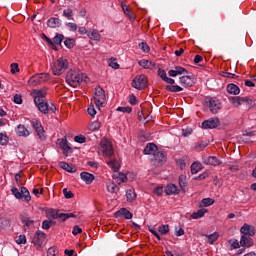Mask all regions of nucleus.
<instances>
[{
	"instance_id": "64",
	"label": "nucleus",
	"mask_w": 256,
	"mask_h": 256,
	"mask_svg": "<svg viewBox=\"0 0 256 256\" xmlns=\"http://www.w3.org/2000/svg\"><path fill=\"white\" fill-rule=\"evenodd\" d=\"M47 255L48 256H55L57 255V249L56 248H53V247H50L47 251Z\"/></svg>"
},
{
	"instance_id": "44",
	"label": "nucleus",
	"mask_w": 256,
	"mask_h": 256,
	"mask_svg": "<svg viewBox=\"0 0 256 256\" xmlns=\"http://www.w3.org/2000/svg\"><path fill=\"white\" fill-rule=\"evenodd\" d=\"M63 39H65V36H63V34H57L53 38L54 45H61V43H63Z\"/></svg>"
},
{
	"instance_id": "3",
	"label": "nucleus",
	"mask_w": 256,
	"mask_h": 256,
	"mask_svg": "<svg viewBox=\"0 0 256 256\" xmlns=\"http://www.w3.org/2000/svg\"><path fill=\"white\" fill-rule=\"evenodd\" d=\"M94 103L96 107L99 109L105 105V101H107V96L105 95V90L101 88V86H97L94 90Z\"/></svg>"
},
{
	"instance_id": "15",
	"label": "nucleus",
	"mask_w": 256,
	"mask_h": 256,
	"mask_svg": "<svg viewBox=\"0 0 256 256\" xmlns=\"http://www.w3.org/2000/svg\"><path fill=\"white\" fill-rule=\"evenodd\" d=\"M115 217H123L124 219H133V214L127 210V208H122L115 213Z\"/></svg>"
},
{
	"instance_id": "34",
	"label": "nucleus",
	"mask_w": 256,
	"mask_h": 256,
	"mask_svg": "<svg viewBox=\"0 0 256 256\" xmlns=\"http://www.w3.org/2000/svg\"><path fill=\"white\" fill-rule=\"evenodd\" d=\"M215 203L213 198H204L199 203V207H211Z\"/></svg>"
},
{
	"instance_id": "51",
	"label": "nucleus",
	"mask_w": 256,
	"mask_h": 256,
	"mask_svg": "<svg viewBox=\"0 0 256 256\" xmlns=\"http://www.w3.org/2000/svg\"><path fill=\"white\" fill-rule=\"evenodd\" d=\"M7 143H9V138L7 135L0 133V145H7Z\"/></svg>"
},
{
	"instance_id": "23",
	"label": "nucleus",
	"mask_w": 256,
	"mask_h": 256,
	"mask_svg": "<svg viewBox=\"0 0 256 256\" xmlns=\"http://www.w3.org/2000/svg\"><path fill=\"white\" fill-rule=\"evenodd\" d=\"M61 23V19L52 17L48 19L47 26L50 27L51 29H57V27H61Z\"/></svg>"
},
{
	"instance_id": "37",
	"label": "nucleus",
	"mask_w": 256,
	"mask_h": 256,
	"mask_svg": "<svg viewBox=\"0 0 256 256\" xmlns=\"http://www.w3.org/2000/svg\"><path fill=\"white\" fill-rule=\"evenodd\" d=\"M201 169H203V164L199 163V162H194L191 165V173L192 175H197L198 171H201Z\"/></svg>"
},
{
	"instance_id": "4",
	"label": "nucleus",
	"mask_w": 256,
	"mask_h": 256,
	"mask_svg": "<svg viewBox=\"0 0 256 256\" xmlns=\"http://www.w3.org/2000/svg\"><path fill=\"white\" fill-rule=\"evenodd\" d=\"M69 62L65 58H59L52 67L53 75H63L64 71H67Z\"/></svg>"
},
{
	"instance_id": "57",
	"label": "nucleus",
	"mask_w": 256,
	"mask_h": 256,
	"mask_svg": "<svg viewBox=\"0 0 256 256\" xmlns=\"http://www.w3.org/2000/svg\"><path fill=\"white\" fill-rule=\"evenodd\" d=\"M175 70H176L177 75H185V73H188L187 69H185L181 66H176Z\"/></svg>"
},
{
	"instance_id": "52",
	"label": "nucleus",
	"mask_w": 256,
	"mask_h": 256,
	"mask_svg": "<svg viewBox=\"0 0 256 256\" xmlns=\"http://www.w3.org/2000/svg\"><path fill=\"white\" fill-rule=\"evenodd\" d=\"M88 115H90V117H95V115H97V110H95V106L93 104L88 107Z\"/></svg>"
},
{
	"instance_id": "26",
	"label": "nucleus",
	"mask_w": 256,
	"mask_h": 256,
	"mask_svg": "<svg viewBox=\"0 0 256 256\" xmlns=\"http://www.w3.org/2000/svg\"><path fill=\"white\" fill-rule=\"evenodd\" d=\"M180 83L183 85V87H193V77L182 76L180 77Z\"/></svg>"
},
{
	"instance_id": "33",
	"label": "nucleus",
	"mask_w": 256,
	"mask_h": 256,
	"mask_svg": "<svg viewBox=\"0 0 256 256\" xmlns=\"http://www.w3.org/2000/svg\"><path fill=\"white\" fill-rule=\"evenodd\" d=\"M126 198L129 203H133L137 199V194L135 193V190H127L126 191Z\"/></svg>"
},
{
	"instance_id": "45",
	"label": "nucleus",
	"mask_w": 256,
	"mask_h": 256,
	"mask_svg": "<svg viewBox=\"0 0 256 256\" xmlns=\"http://www.w3.org/2000/svg\"><path fill=\"white\" fill-rule=\"evenodd\" d=\"M63 16L67 17L70 21H73V10L71 8H67L63 11Z\"/></svg>"
},
{
	"instance_id": "21",
	"label": "nucleus",
	"mask_w": 256,
	"mask_h": 256,
	"mask_svg": "<svg viewBox=\"0 0 256 256\" xmlns=\"http://www.w3.org/2000/svg\"><path fill=\"white\" fill-rule=\"evenodd\" d=\"M16 133L18 137H29V135L31 134L23 124L17 126Z\"/></svg>"
},
{
	"instance_id": "6",
	"label": "nucleus",
	"mask_w": 256,
	"mask_h": 256,
	"mask_svg": "<svg viewBox=\"0 0 256 256\" xmlns=\"http://www.w3.org/2000/svg\"><path fill=\"white\" fill-rule=\"evenodd\" d=\"M45 241H47V234L43 231L38 230L35 232L32 243L37 249H41L43 245H45Z\"/></svg>"
},
{
	"instance_id": "60",
	"label": "nucleus",
	"mask_w": 256,
	"mask_h": 256,
	"mask_svg": "<svg viewBox=\"0 0 256 256\" xmlns=\"http://www.w3.org/2000/svg\"><path fill=\"white\" fill-rule=\"evenodd\" d=\"M116 111H119L120 113H131L133 109H131V107H118Z\"/></svg>"
},
{
	"instance_id": "63",
	"label": "nucleus",
	"mask_w": 256,
	"mask_h": 256,
	"mask_svg": "<svg viewBox=\"0 0 256 256\" xmlns=\"http://www.w3.org/2000/svg\"><path fill=\"white\" fill-rule=\"evenodd\" d=\"M69 31H77V25L73 22H69L66 24Z\"/></svg>"
},
{
	"instance_id": "11",
	"label": "nucleus",
	"mask_w": 256,
	"mask_h": 256,
	"mask_svg": "<svg viewBox=\"0 0 256 256\" xmlns=\"http://www.w3.org/2000/svg\"><path fill=\"white\" fill-rule=\"evenodd\" d=\"M101 148L103 151V155H105V157L113 156V146L111 145L110 142H108L107 139H104L101 141Z\"/></svg>"
},
{
	"instance_id": "20",
	"label": "nucleus",
	"mask_w": 256,
	"mask_h": 256,
	"mask_svg": "<svg viewBox=\"0 0 256 256\" xmlns=\"http://www.w3.org/2000/svg\"><path fill=\"white\" fill-rule=\"evenodd\" d=\"M138 65H140V67H142L143 69H155V62L151 60L142 59L138 62Z\"/></svg>"
},
{
	"instance_id": "17",
	"label": "nucleus",
	"mask_w": 256,
	"mask_h": 256,
	"mask_svg": "<svg viewBox=\"0 0 256 256\" xmlns=\"http://www.w3.org/2000/svg\"><path fill=\"white\" fill-rule=\"evenodd\" d=\"M166 195H179V187L175 184H168L165 187Z\"/></svg>"
},
{
	"instance_id": "54",
	"label": "nucleus",
	"mask_w": 256,
	"mask_h": 256,
	"mask_svg": "<svg viewBox=\"0 0 256 256\" xmlns=\"http://www.w3.org/2000/svg\"><path fill=\"white\" fill-rule=\"evenodd\" d=\"M139 47H140V49H141L144 53H149V51H150L149 45H148L147 43H145V42H141V43L139 44Z\"/></svg>"
},
{
	"instance_id": "43",
	"label": "nucleus",
	"mask_w": 256,
	"mask_h": 256,
	"mask_svg": "<svg viewBox=\"0 0 256 256\" xmlns=\"http://www.w3.org/2000/svg\"><path fill=\"white\" fill-rule=\"evenodd\" d=\"M64 45H65V47H67V49H73V47H75V39L67 38L64 41Z\"/></svg>"
},
{
	"instance_id": "24",
	"label": "nucleus",
	"mask_w": 256,
	"mask_h": 256,
	"mask_svg": "<svg viewBox=\"0 0 256 256\" xmlns=\"http://www.w3.org/2000/svg\"><path fill=\"white\" fill-rule=\"evenodd\" d=\"M80 177L87 185H91L93 183V180L95 179V176L89 172H82L80 174Z\"/></svg>"
},
{
	"instance_id": "25",
	"label": "nucleus",
	"mask_w": 256,
	"mask_h": 256,
	"mask_svg": "<svg viewBox=\"0 0 256 256\" xmlns=\"http://www.w3.org/2000/svg\"><path fill=\"white\" fill-rule=\"evenodd\" d=\"M154 159L157 163V165H163L167 161V157L165 156V153L163 152H156L154 154Z\"/></svg>"
},
{
	"instance_id": "62",
	"label": "nucleus",
	"mask_w": 256,
	"mask_h": 256,
	"mask_svg": "<svg viewBox=\"0 0 256 256\" xmlns=\"http://www.w3.org/2000/svg\"><path fill=\"white\" fill-rule=\"evenodd\" d=\"M80 233H83V229H81L78 225H75L73 227L72 234L73 235H80Z\"/></svg>"
},
{
	"instance_id": "19",
	"label": "nucleus",
	"mask_w": 256,
	"mask_h": 256,
	"mask_svg": "<svg viewBox=\"0 0 256 256\" xmlns=\"http://www.w3.org/2000/svg\"><path fill=\"white\" fill-rule=\"evenodd\" d=\"M202 237H205L206 243H209V245H213L217 239H219V232H214L210 235L202 234Z\"/></svg>"
},
{
	"instance_id": "58",
	"label": "nucleus",
	"mask_w": 256,
	"mask_h": 256,
	"mask_svg": "<svg viewBox=\"0 0 256 256\" xmlns=\"http://www.w3.org/2000/svg\"><path fill=\"white\" fill-rule=\"evenodd\" d=\"M10 67H11V73H12V75H15V73H19V64H17V63H12V64L10 65Z\"/></svg>"
},
{
	"instance_id": "42",
	"label": "nucleus",
	"mask_w": 256,
	"mask_h": 256,
	"mask_svg": "<svg viewBox=\"0 0 256 256\" xmlns=\"http://www.w3.org/2000/svg\"><path fill=\"white\" fill-rule=\"evenodd\" d=\"M158 232L160 233V235H167V233H169V225L163 224L159 226Z\"/></svg>"
},
{
	"instance_id": "31",
	"label": "nucleus",
	"mask_w": 256,
	"mask_h": 256,
	"mask_svg": "<svg viewBox=\"0 0 256 256\" xmlns=\"http://www.w3.org/2000/svg\"><path fill=\"white\" fill-rule=\"evenodd\" d=\"M207 212H208V210L205 208L200 209L197 212H193L191 214V218L192 219H201V217H205V213H207Z\"/></svg>"
},
{
	"instance_id": "30",
	"label": "nucleus",
	"mask_w": 256,
	"mask_h": 256,
	"mask_svg": "<svg viewBox=\"0 0 256 256\" xmlns=\"http://www.w3.org/2000/svg\"><path fill=\"white\" fill-rule=\"evenodd\" d=\"M227 91L230 95H239V93H241V90L235 84H228Z\"/></svg>"
},
{
	"instance_id": "1",
	"label": "nucleus",
	"mask_w": 256,
	"mask_h": 256,
	"mask_svg": "<svg viewBox=\"0 0 256 256\" xmlns=\"http://www.w3.org/2000/svg\"><path fill=\"white\" fill-rule=\"evenodd\" d=\"M85 79H87V77L77 70H70L66 75V83L70 85V87H79L82 81H87Z\"/></svg>"
},
{
	"instance_id": "18",
	"label": "nucleus",
	"mask_w": 256,
	"mask_h": 256,
	"mask_svg": "<svg viewBox=\"0 0 256 256\" xmlns=\"http://www.w3.org/2000/svg\"><path fill=\"white\" fill-rule=\"evenodd\" d=\"M88 38L90 41H101V33H99V30L97 29H90Z\"/></svg>"
},
{
	"instance_id": "13",
	"label": "nucleus",
	"mask_w": 256,
	"mask_h": 256,
	"mask_svg": "<svg viewBox=\"0 0 256 256\" xmlns=\"http://www.w3.org/2000/svg\"><path fill=\"white\" fill-rule=\"evenodd\" d=\"M59 142V147L63 150L64 155H68L69 153H73V149H71V146H69V142L67 139H61L58 140Z\"/></svg>"
},
{
	"instance_id": "56",
	"label": "nucleus",
	"mask_w": 256,
	"mask_h": 256,
	"mask_svg": "<svg viewBox=\"0 0 256 256\" xmlns=\"http://www.w3.org/2000/svg\"><path fill=\"white\" fill-rule=\"evenodd\" d=\"M63 194H64V197H65L66 199H73V197H74L73 192L67 190V188H64V189H63Z\"/></svg>"
},
{
	"instance_id": "12",
	"label": "nucleus",
	"mask_w": 256,
	"mask_h": 256,
	"mask_svg": "<svg viewBox=\"0 0 256 256\" xmlns=\"http://www.w3.org/2000/svg\"><path fill=\"white\" fill-rule=\"evenodd\" d=\"M206 103H207L210 111L213 113V115H217V113H219V111H221V103H219V101H217L213 98H210Z\"/></svg>"
},
{
	"instance_id": "36",
	"label": "nucleus",
	"mask_w": 256,
	"mask_h": 256,
	"mask_svg": "<svg viewBox=\"0 0 256 256\" xmlns=\"http://www.w3.org/2000/svg\"><path fill=\"white\" fill-rule=\"evenodd\" d=\"M106 188L108 193H117V191H119V186H117V184L114 182H108L106 184Z\"/></svg>"
},
{
	"instance_id": "14",
	"label": "nucleus",
	"mask_w": 256,
	"mask_h": 256,
	"mask_svg": "<svg viewBox=\"0 0 256 256\" xmlns=\"http://www.w3.org/2000/svg\"><path fill=\"white\" fill-rule=\"evenodd\" d=\"M240 231L242 235H246L247 237H253L255 235V227L248 224H244Z\"/></svg>"
},
{
	"instance_id": "27",
	"label": "nucleus",
	"mask_w": 256,
	"mask_h": 256,
	"mask_svg": "<svg viewBox=\"0 0 256 256\" xmlns=\"http://www.w3.org/2000/svg\"><path fill=\"white\" fill-rule=\"evenodd\" d=\"M107 165L112 169V171H114V173H117V171L121 169V164L116 159L107 161Z\"/></svg>"
},
{
	"instance_id": "16",
	"label": "nucleus",
	"mask_w": 256,
	"mask_h": 256,
	"mask_svg": "<svg viewBox=\"0 0 256 256\" xmlns=\"http://www.w3.org/2000/svg\"><path fill=\"white\" fill-rule=\"evenodd\" d=\"M203 163L205 165H212L213 167H217V165H221V161L217 159L215 156H209L203 159Z\"/></svg>"
},
{
	"instance_id": "8",
	"label": "nucleus",
	"mask_w": 256,
	"mask_h": 256,
	"mask_svg": "<svg viewBox=\"0 0 256 256\" xmlns=\"http://www.w3.org/2000/svg\"><path fill=\"white\" fill-rule=\"evenodd\" d=\"M221 125L219 118H209L202 122V129H217Z\"/></svg>"
},
{
	"instance_id": "32",
	"label": "nucleus",
	"mask_w": 256,
	"mask_h": 256,
	"mask_svg": "<svg viewBox=\"0 0 256 256\" xmlns=\"http://www.w3.org/2000/svg\"><path fill=\"white\" fill-rule=\"evenodd\" d=\"M75 218L77 217V215H75L74 213H58V218L59 221H67V219H70V218Z\"/></svg>"
},
{
	"instance_id": "5",
	"label": "nucleus",
	"mask_w": 256,
	"mask_h": 256,
	"mask_svg": "<svg viewBox=\"0 0 256 256\" xmlns=\"http://www.w3.org/2000/svg\"><path fill=\"white\" fill-rule=\"evenodd\" d=\"M34 103L36 107H38L39 111L44 115H47V113H55V111H57V107H55V104H53L52 102L40 100Z\"/></svg>"
},
{
	"instance_id": "61",
	"label": "nucleus",
	"mask_w": 256,
	"mask_h": 256,
	"mask_svg": "<svg viewBox=\"0 0 256 256\" xmlns=\"http://www.w3.org/2000/svg\"><path fill=\"white\" fill-rule=\"evenodd\" d=\"M205 147H207V144L204 142L194 143V149H205Z\"/></svg>"
},
{
	"instance_id": "48",
	"label": "nucleus",
	"mask_w": 256,
	"mask_h": 256,
	"mask_svg": "<svg viewBox=\"0 0 256 256\" xmlns=\"http://www.w3.org/2000/svg\"><path fill=\"white\" fill-rule=\"evenodd\" d=\"M16 243L18 245H25V243H27V237H25V235H19V237L16 239Z\"/></svg>"
},
{
	"instance_id": "53",
	"label": "nucleus",
	"mask_w": 256,
	"mask_h": 256,
	"mask_svg": "<svg viewBox=\"0 0 256 256\" xmlns=\"http://www.w3.org/2000/svg\"><path fill=\"white\" fill-rule=\"evenodd\" d=\"M122 9L125 13V15H127V17H129V19H131V21H135V18L131 16V14L129 13V7H127V5L122 4Z\"/></svg>"
},
{
	"instance_id": "2",
	"label": "nucleus",
	"mask_w": 256,
	"mask_h": 256,
	"mask_svg": "<svg viewBox=\"0 0 256 256\" xmlns=\"http://www.w3.org/2000/svg\"><path fill=\"white\" fill-rule=\"evenodd\" d=\"M49 79H51V75L49 73L36 74L30 77V79L28 80V85H30V87H37V85L47 83Z\"/></svg>"
},
{
	"instance_id": "38",
	"label": "nucleus",
	"mask_w": 256,
	"mask_h": 256,
	"mask_svg": "<svg viewBox=\"0 0 256 256\" xmlns=\"http://www.w3.org/2000/svg\"><path fill=\"white\" fill-rule=\"evenodd\" d=\"M166 91H170V93H179L180 91H183V88L177 85H167Z\"/></svg>"
},
{
	"instance_id": "40",
	"label": "nucleus",
	"mask_w": 256,
	"mask_h": 256,
	"mask_svg": "<svg viewBox=\"0 0 256 256\" xmlns=\"http://www.w3.org/2000/svg\"><path fill=\"white\" fill-rule=\"evenodd\" d=\"M239 100H240V105L242 103H247L249 108H251L255 105V102H253V100L249 97H239Z\"/></svg>"
},
{
	"instance_id": "22",
	"label": "nucleus",
	"mask_w": 256,
	"mask_h": 256,
	"mask_svg": "<svg viewBox=\"0 0 256 256\" xmlns=\"http://www.w3.org/2000/svg\"><path fill=\"white\" fill-rule=\"evenodd\" d=\"M240 245L242 247H253V239L251 238V236L242 235Z\"/></svg>"
},
{
	"instance_id": "39",
	"label": "nucleus",
	"mask_w": 256,
	"mask_h": 256,
	"mask_svg": "<svg viewBox=\"0 0 256 256\" xmlns=\"http://www.w3.org/2000/svg\"><path fill=\"white\" fill-rule=\"evenodd\" d=\"M179 187L184 192L187 189V178H185V176H183V175L179 176Z\"/></svg>"
},
{
	"instance_id": "35",
	"label": "nucleus",
	"mask_w": 256,
	"mask_h": 256,
	"mask_svg": "<svg viewBox=\"0 0 256 256\" xmlns=\"http://www.w3.org/2000/svg\"><path fill=\"white\" fill-rule=\"evenodd\" d=\"M61 169H64V171H68V173H75L77 169L75 167L69 165L67 162H60Z\"/></svg>"
},
{
	"instance_id": "55",
	"label": "nucleus",
	"mask_w": 256,
	"mask_h": 256,
	"mask_svg": "<svg viewBox=\"0 0 256 256\" xmlns=\"http://www.w3.org/2000/svg\"><path fill=\"white\" fill-rule=\"evenodd\" d=\"M74 141L76 143H85L87 141V138L83 135H78L74 137Z\"/></svg>"
},
{
	"instance_id": "41",
	"label": "nucleus",
	"mask_w": 256,
	"mask_h": 256,
	"mask_svg": "<svg viewBox=\"0 0 256 256\" xmlns=\"http://www.w3.org/2000/svg\"><path fill=\"white\" fill-rule=\"evenodd\" d=\"M21 221L24 223V225H26V227H31V225L34 223V221L31 220V218H29L27 215H22Z\"/></svg>"
},
{
	"instance_id": "10",
	"label": "nucleus",
	"mask_w": 256,
	"mask_h": 256,
	"mask_svg": "<svg viewBox=\"0 0 256 256\" xmlns=\"http://www.w3.org/2000/svg\"><path fill=\"white\" fill-rule=\"evenodd\" d=\"M31 96L34 99V103H39V101H43L47 97V89H34L31 91Z\"/></svg>"
},
{
	"instance_id": "50",
	"label": "nucleus",
	"mask_w": 256,
	"mask_h": 256,
	"mask_svg": "<svg viewBox=\"0 0 256 256\" xmlns=\"http://www.w3.org/2000/svg\"><path fill=\"white\" fill-rule=\"evenodd\" d=\"M42 39H44V41H46L47 43H49L52 46V49H57V47L55 46V43L53 42V40H51V38L47 37V35L43 34L42 35Z\"/></svg>"
},
{
	"instance_id": "9",
	"label": "nucleus",
	"mask_w": 256,
	"mask_h": 256,
	"mask_svg": "<svg viewBox=\"0 0 256 256\" xmlns=\"http://www.w3.org/2000/svg\"><path fill=\"white\" fill-rule=\"evenodd\" d=\"M31 125L33 129H35L39 139L45 141V139H47V136L45 135V130L43 129L41 122H39L38 120H32Z\"/></svg>"
},
{
	"instance_id": "46",
	"label": "nucleus",
	"mask_w": 256,
	"mask_h": 256,
	"mask_svg": "<svg viewBox=\"0 0 256 256\" xmlns=\"http://www.w3.org/2000/svg\"><path fill=\"white\" fill-rule=\"evenodd\" d=\"M229 101L232 103V105H234V107H239L241 105V100L237 96L230 97Z\"/></svg>"
},
{
	"instance_id": "47",
	"label": "nucleus",
	"mask_w": 256,
	"mask_h": 256,
	"mask_svg": "<svg viewBox=\"0 0 256 256\" xmlns=\"http://www.w3.org/2000/svg\"><path fill=\"white\" fill-rule=\"evenodd\" d=\"M12 195H14V197H16V199H23V195L21 194V192H19V189L13 187L11 189Z\"/></svg>"
},
{
	"instance_id": "29",
	"label": "nucleus",
	"mask_w": 256,
	"mask_h": 256,
	"mask_svg": "<svg viewBox=\"0 0 256 256\" xmlns=\"http://www.w3.org/2000/svg\"><path fill=\"white\" fill-rule=\"evenodd\" d=\"M112 177L116 180L118 185H121V183H127V176L124 173L113 174Z\"/></svg>"
},
{
	"instance_id": "59",
	"label": "nucleus",
	"mask_w": 256,
	"mask_h": 256,
	"mask_svg": "<svg viewBox=\"0 0 256 256\" xmlns=\"http://www.w3.org/2000/svg\"><path fill=\"white\" fill-rule=\"evenodd\" d=\"M52 224H53V221L45 220L42 222V229L49 230L51 229Z\"/></svg>"
},
{
	"instance_id": "49",
	"label": "nucleus",
	"mask_w": 256,
	"mask_h": 256,
	"mask_svg": "<svg viewBox=\"0 0 256 256\" xmlns=\"http://www.w3.org/2000/svg\"><path fill=\"white\" fill-rule=\"evenodd\" d=\"M108 65L109 67H112V69H119V63H117V60L111 58L109 61H108Z\"/></svg>"
},
{
	"instance_id": "28",
	"label": "nucleus",
	"mask_w": 256,
	"mask_h": 256,
	"mask_svg": "<svg viewBox=\"0 0 256 256\" xmlns=\"http://www.w3.org/2000/svg\"><path fill=\"white\" fill-rule=\"evenodd\" d=\"M157 151V145L150 143L147 144L144 148V155H155V152Z\"/></svg>"
},
{
	"instance_id": "7",
	"label": "nucleus",
	"mask_w": 256,
	"mask_h": 256,
	"mask_svg": "<svg viewBox=\"0 0 256 256\" xmlns=\"http://www.w3.org/2000/svg\"><path fill=\"white\" fill-rule=\"evenodd\" d=\"M148 81L149 80L147 79V76H145V74L138 75L132 80V87L141 91V89H145V87H147Z\"/></svg>"
}]
</instances>
